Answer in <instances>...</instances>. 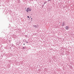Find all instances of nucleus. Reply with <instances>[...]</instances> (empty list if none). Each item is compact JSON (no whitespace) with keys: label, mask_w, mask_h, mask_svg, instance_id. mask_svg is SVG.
<instances>
[{"label":"nucleus","mask_w":74,"mask_h":74,"mask_svg":"<svg viewBox=\"0 0 74 74\" xmlns=\"http://www.w3.org/2000/svg\"><path fill=\"white\" fill-rule=\"evenodd\" d=\"M26 11L27 12H29V11H32V9L29 8H28Z\"/></svg>","instance_id":"f257e3e1"},{"label":"nucleus","mask_w":74,"mask_h":74,"mask_svg":"<svg viewBox=\"0 0 74 74\" xmlns=\"http://www.w3.org/2000/svg\"><path fill=\"white\" fill-rule=\"evenodd\" d=\"M26 47L25 46H24V47H23L22 48V49H26Z\"/></svg>","instance_id":"f03ea898"},{"label":"nucleus","mask_w":74,"mask_h":74,"mask_svg":"<svg viewBox=\"0 0 74 74\" xmlns=\"http://www.w3.org/2000/svg\"><path fill=\"white\" fill-rule=\"evenodd\" d=\"M65 25V23H64V21L63 22L62 24V26H64Z\"/></svg>","instance_id":"7ed1b4c3"},{"label":"nucleus","mask_w":74,"mask_h":74,"mask_svg":"<svg viewBox=\"0 0 74 74\" xmlns=\"http://www.w3.org/2000/svg\"><path fill=\"white\" fill-rule=\"evenodd\" d=\"M65 29L66 30H69V27H68V26H66L65 27Z\"/></svg>","instance_id":"20e7f679"},{"label":"nucleus","mask_w":74,"mask_h":74,"mask_svg":"<svg viewBox=\"0 0 74 74\" xmlns=\"http://www.w3.org/2000/svg\"><path fill=\"white\" fill-rule=\"evenodd\" d=\"M12 45V46H11V47H14V44H12V45Z\"/></svg>","instance_id":"39448f33"},{"label":"nucleus","mask_w":74,"mask_h":74,"mask_svg":"<svg viewBox=\"0 0 74 74\" xmlns=\"http://www.w3.org/2000/svg\"><path fill=\"white\" fill-rule=\"evenodd\" d=\"M44 4H43L42 6V8H43L44 7Z\"/></svg>","instance_id":"423d86ee"},{"label":"nucleus","mask_w":74,"mask_h":74,"mask_svg":"<svg viewBox=\"0 0 74 74\" xmlns=\"http://www.w3.org/2000/svg\"><path fill=\"white\" fill-rule=\"evenodd\" d=\"M46 3H47V2L46 1L45 2H44V4H46Z\"/></svg>","instance_id":"0eeeda50"},{"label":"nucleus","mask_w":74,"mask_h":74,"mask_svg":"<svg viewBox=\"0 0 74 74\" xmlns=\"http://www.w3.org/2000/svg\"><path fill=\"white\" fill-rule=\"evenodd\" d=\"M25 37H27V35H25Z\"/></svg>","instance_id":"6e6552de"},{"label":"nucleus","mask_w":74,"mask_h":74,"mask_svg":"<svg viewBox=\"0 0 74 74\" xmlns=\"http://www.w3.org/2000/svg\"><path fill=\"white\" fill-rule=\"evenodd\" d=\"M27 18H30V17H29V16H27Z\"/></svg>","instance_id":"1a4fd4ad"},{"label":"nucleus","mask_w":74,"mask_h":74,"mask_svg":"<svg viewBox=\"0 0 74 74\" xmlns=\"http://www.w3.org/2000/svg\"><path fill=\"white\" fill-rule=\"evenodd\" d=\"M34 27H36H36H37V26L35 25Z\"/></svg>","instance_id":"9d476101"},{"label":"nucleus","mask_w":74,"mask_h":74,"mask_svg":"<svg viewBox=\"0 0 74 74\" xmlns=\"http://www.w3.org/2000/svg\"><path fill=\"white\" fill-rule=\"evenodd\" d=\"M30 1H33V0H34V1H35V0H29Z\"/></svg>","instance_id":"9b49d317"},{"label":"nucleus","mask_w":74,"mask_h":74,"mask_svg":"<svg viewBox=\"0 0 74 74\" xmlns=\"http://www.w3.org/2000/svg\"><path fill=\"white\" fill-rule=\"evenodd\" d=\"M23 42H24V41H25V40H23Z\"/></svg>","instance_id":"f8f14e48"},{"label":"nucleus","mask_w":74,"mask_h":74,"mask_svg":"<svg viewBox=\"0 0 74 74\" xmlns=\"http://www.w3.org/2000/svg\"><path fill=\"white\" fill-rule=\"evenodd\" d=\"M26 43H28V42H26Z\"/></svg>","instance_id":"ddd939ff"},{"label":"nucleus","mask_w":74,"mask_h":74,"mask_svg":"<svg viewBox=\"0 0 74 74\" xmlns=\"http://www.w3.org/2000/svg\"><path fill=\"white\" fill-rule=\"evenodd\" d=\"M38 0H35V1H37Z\"/></svg>","instance_id":"4468645a"},{"label":"nucleus","mask_w":74,"mask_h":74,"mask_svg":"<svg viewBox=\"0 0 74 74\" xmlns=\"http://www.w3.org/2000/svg\"><path fill=\"white\" fill-rule=\"evenodd\" d=\"M48 1H51V0H48Z\"/></svg>","instance_id":"2eb2a0df"},{"label":"nucleus","mask_w":74,"mask_h":74,"mask_svg":"<svg viewBox=\"0 0 74 74\" xmlns=\"http://www.w3.org/2000/svg\"><path fill=\"white\" fill-rule=\"evenodd\" d=\"M25 42H26V41H27L26 40H25Z\"/></svg>","instance_id":"dca6fc26"},{"label":"nucleus","mask_w":74,"mask_h":74,"mask_svg":"<svg viewBox=\"0 0 74 74\" xmlns=\"http://www.w3.org/2000/svg\"><path fill=\"white\" fill-rule=\"evenodd\" d=\"M23 45H25V43H24L23 44Z\"/></svg>","instance_id":"f3484780"},{"label":"nucleus","mask_w":74,"mask_h":74,"mask_svg":"<svg viewBox=\"0 0 74 74\" xmlns=\"http://www.w3.org/2000/svg\"><path fill=\"white\" fill-rule=\"evenodd\" d=\"M31 19H32V18H31Z\"/></svg>","instance_id":"a211bd4d"},{"label":"nucleus","mask_w":74,"mask_h":74,"mask_svg":"<svg viewBox=\"0 0 74 74\" xmlns=\"http://www.w3.org/2000/svg\"><path fill=\"white\" fill-rule=\"evenodd\" d=\"M9 42H10V40H9Z\"/></svg>","instance_id":"6ab92c4d"}]
</instances>
